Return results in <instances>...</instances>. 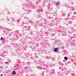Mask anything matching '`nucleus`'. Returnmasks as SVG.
Returning <instances> with one entry per match:
<instances>
[{"label":"nucleus","instance_id":"1","mask_svg":"<svg viewBox=\"0 0 76 76\" xmlns=\"http://www.w3.org/2000/svg\"><path fill=\"white\" fill-rule=\"evenodd\" d=\"M58 51V48H54L53 51H54V52H57V51Z\"/></svg>","mask_w":76,"mask_h":76},{"label":"nucleus","instance_id":"2","mask_svg":"<svg viewBox=\"0 0 76 76\" xmlns=\"http://www.w3.org/2000/svg\"><path fill=\"white\" fill-rule=\"evenodd\" d=\"M60 4V3L59 2H57L56 3V6H58Z\"/></svg>","mask_w":76,"mask_h":76},{"label":"nucleus","instance_id":"3","mask_svg":"<svg viewBox=\"0 0 76 76\" xmlns=\"http://www.w3.org/2000/svg\"><path fill=\"white\" fill-rule=\"evenodd\" d=\"M12 75H16V72H15V71H14L12 73Z\"/></svg>","mask_w":76,"mask_h":76},{"label":"nucleus","instance_id":"4","mask_svg":"<svg viewBox=\"0 0 76 76\" xmlns=\"http://www.w3.org/2000/svg\"><path fill=\"white\" fill-rule=\"evenodd\" d=\"M4 38H3L2 37H1V38L0 40H1V41H4Z\"/></svg>","mask_w":76,"mask_h":76},{"label":"nucleus","instance_id":"5","mask_svg":"<svg viewBox=\"0 0 76 76\" xmlns=\"http://www.w3.org/2000/svg\"><path fill=\"white\" fill-rule=\"evenodd\" d=\"M64 59L65 60H68V58H67V57H65L64 58Z\"/></svg>","mask_w":76,"mask_h":76},{"label":"nucleus","instance_id":"6","mask_svg":"<svg viewBox=\"0 0 76 76\" xmlns=\"http://www.w3.org/2000/svg\"><path fill=\"white\" fill-rule=\"evenodd\" d=\"M5 63H6V64H8V62H5Z\"/></svg>","mask_w":76,"mask_h":76},{"label":"nucleus","instance_id":"7","mask_svg":"<svg viewBox=\"0 0 76 76\" xmlns=\"http://www.w3.org/2000/svg\"><path fill=\"white\" fill-rule=\"evenodd\" d=\"M76 14V12H74V15H75V14Z\"/></svg>","mask_w":76,"mask_h":76},{"label":"nucleus","instance_id":"8","mask_svg":"<svg viewBox=\"0 0 76 76\" xmlns=\"http://www.w3.org/2000/svg\"><path fill=\"white\" fill-rule=\"evenodd\" d=\"M1 76H3V75H2V74H1Z\"/></svg>","mask_w":76,"mask_h":76},{"label":"nucleus","instance_id":"9","mask_svg":"<svg viewBox=\"0 0 76 76\" xmlns=\"http://www.w3.org/2000/svg\"><path fill=\"white\" fill-rule=\"evenodd\" d=\"M63 48V49L64 48V47H63V48Z\"/></svg>","mask_w":76,"mask_h":76}]
</instances>
